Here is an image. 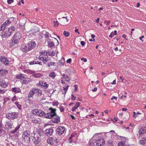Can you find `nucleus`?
<instances>
[{
  "instance_id": "obj_1",
  "label": "nucleus",
  "mask_w": 146,
  "mask_h": 146,
  "mask_svg": "<svg viewBox=\"0 0 146 146\" xmlns=\"http://www.w3.org/2000/svg\"><path fill=\"white\" fill-rule=\"evenodd\" d=\"M36 46L35 42L31 40L26 45H22L21 47V50L25 53H26L34 48Z\"/></svg>"
},
{
  "instance_id": "obj_2",
  "label": "nucleus",
  "mask_w": 146,
  "mask_h": 146,
  "mask_svg": "<svg viewBox=\"0 0 146 146\" xmlns=\"http://www.w3.org/2000/svg\"><path fill=\"white\" fill-rule=\"evenodd\" d=\"M99 133H96L92 138L97 146H103L105 143V141L103 137L99 136Z\"/></svg>"
},
{
  "instance_id": "obj_3",
  "label": "nucleus",
  "mask_w": 146,
  "mask_h": 146,
  "mask_svg": "<svg viewBox=\"0 0 146 146\" xmlns=\"http://www.w3.org/2000/svg\"><path fill=\"white\" fill-rule=\"evenodd\" d=\"M16 29L15 27L12 26L9 27L4 31V35L5 37H9L13 33Z\"/></svg>"
},
{
  "instance_id": "obj_4",
  "label": "nucleus",
  "mask_w": 146,
  "mask_h": 146,
  "mask_svg": "<svg viewBox=\"0 0 146 146\" xmlns=\"http://www.w3.org/2000/svg\"><path fill=\"white\" fill-rule=\"evenodd\" d=\"M47 142L48 144L53 146H57L59 145V141L58 139L55 137H48L47 139Z\"/></svg>"
},
{
  "instance_id": "obj_5",
  "label": "nucleus",
  "mask_w": 146,
  "mask_h": 146,
  "mask_svg": "<svg viewBox=\"0 0 146 146\" xmlns=\"http://www.w3.org/2000/svg\"><path fill=\"white\" fill-rule=\"evenodd\" d=\"M6 117L8 119L13 120L18 117V113L17 112H11L7 113Z\"/></svg>"
},
{
  "instance_id": "obj_6",
  "label": "nucleus",
  "mask_w": 146,
  "mask_h": 146,
  "mask_svg": "<svg viewBox=\"0 0 146 146\" xmlns=\"http://www.w3.org/2000/svg\"><path fill=\"white\" fill-rule=\"evenodd\" d=\"M48 109L50 111V112H48V115L46 117V118L51 119L52 117H55V116L57 115L56 109L50 107Z\"/></svg>"
},
{
  "instance_id": "obj_7",
  "label": "nucleus",
  "mask_w": 146,
  "mask_h": 146,
  "mask_svg": "<svg viewBox=\"0 0 146 146\" xmlns=\"http://www.w3.org/2000/svg\"><path fill=\"white\" fill-rule=\"evenodd\" d=\"M66 130L64 127L60 126L56 129V131L59 135H61L64 133Z\"/></svg>"
},
{
  "instance_id": "obj_8",
  "label": "nucleus",
  "mask_w": 146,
  "mask_h": 146,
  "mask_svg": "<svg viewBox=\"0 0 146 146\" xmlns=\"http://www.w3.org/2000/svg\"><path fill=\"white\" fill-rule=\"evenodd\" d=\"M53 128H54V127H51L49 128L46 129L44 131V133L47 137H50L52 135L54 131Z\"/></svg>"
},
{
  "instance_id": "obj_9",
  "label": "nucleus",
  "mask_w": 146,
  "mask_h": 146,
  "mask_svg": "<svg viewBox=\"0 0 146 146\" xmlns=\"http://www.w3.org/2000/svg\"><path fill=\"white\" fill-rule=\"evenodd\" d=\"M5 127L6 130L7 131L10 130L12 128H13L14 126L13 124L12 121L10 120L7 121L5 125Z\"/></svg>"
},
{
  "instance_id": "obj_10",
  "label": "nucleus",
  "mask_w": 146,
  "mask_h": 146,
  "mask_svg": "<svg viewBox=\"0 0 146 146\" xmlns=\"http://www.w3.org/2000/svg\"><path fill=\"white\" fill-rule=\"evenodd\" d=\"M55 116L56 117H53L51 118V119H50V122H52V123L57 124L60 121V118L57 115Z\"/></svg>"
},
{
  "instance_id": "obj_11",
  "label": "nucleus",
  "mask_w": 146,
  "mask_h": 146,
  "mask_svg": "<svg viewBox=\"0 0 146 146\" xmlns=\"http://www.w3.org/2000/svg\"><path fill=\"white\" fill-rule=\"evenodd\" d=\"M0 60L1 62L3 63L5 65L8 66L9 65V61L7 58L4 56H1L0 58Z\"/></svg>"
},
{
  "instance_id": "obj_12",
  "label": "nucleus",
  "mask_w": 146,
  "mask_h": 146,
  "mask_svg": "<svg viewBox=\"0 0 146 146\" xmlns=\"http://www.w3.org/2000/svg\"><path fill=\"white\" fill-rule=\"evenodd\" d=\"M23 139L22 143L24 146H26L27 144H28L30 142V137H22Z\"/></svg>"
},
{
  "instance_id": "obj_13",
  "label": "nucleus",
  "mask_w": 146,
  "mask_h": 146,
  "mask_svg": "<svg viewBox=\"0 0 146 146\" xmlns=\"http://www.w3.org/2000/svg\"><path fill=\"white\" fill-rule=\"evenodd\" d=\"M21 36L20 33L19 32L16 33L14 35L13 37V40H15V43L16 42H18L20 39L21 38Z\"/></svg>"
},
{
  "instance_id": "obj_14",
  "label": "nucleus",
  "mask_w": 146,
  "mask_h": 146,
  "mask_svg": "<svg viewBox=\"0 0 146 146\" xmlns=\"http://www.w3.org/2000/svg\"><path fill=\"white\" fill-rule=\"evenodd\" d=\"M48 46L51 48L55 46L54 42L53 39H49L47 41Z\"/></svg>"
},
{
  "instance_id": "obj_15",
  "label": "nucleus",
  "mask_w": 146,
  "mask_h": 146,
  "mask_svg": "<svg viewBox=\"0 0 146 146\" xmlns=\"http://www.w3.org/2000/svg\"><path fill=\"white\" fill-rule=\"evenodd\" d=\"M30 131L29 130H26L24 131L22 134V137H31L30 135Z\"/></svg>"
},
{
  "instance_id": "obj_16",
  "label": "nucleus",
  "mask_w": 146,
  "mask_h": 146,
  "mask_svg": "<svg viewBox=\"0 0 146 146\" xmlns=\"http://www.w3.org/2000/svg\"><path fill=\"white\" fill-rule=\"evenodd\" d=\"M8 73V70L3 69H0V76H6Z\"/></svg>"
},
{
  "instance_id": "obj_17",
  "label": "nucleus",
  "mask_w": 146,
  "mask_h": 146,
  "mask_svg": "<svg viewBox=\"0 0 146 146\" xmlns=\"http://www.w3.org/2000/svg\"><path fill=\"white\" fill-rule=\"evenodd\" d=\"M33 140L35 145L38 144L41 141V139L39 137H35V136L33 137Z\"/></svg>"
},
{
  "instance_id": "obj_18",
  "label": "nucleus",
  "mask_w": 146,
  "mask_h": 146,
  "mask_svg": "<svg viewBox=\"0 0 146 146\" xmlns=\"http://www.w3.org/2000/svg\"><path fill=\"white\" fill-rule=\"evenodd\" d=\"M146 133V127H142L139 130V135H141L142 134H143Z\"/></svg>"
},
{
  "instance_id": "obj_19",
  "label": "nucleus",
  "mask_w": 146,
  "mask_h": 146,
  "mask_svg": "<svg viewBox=\"0 0 146 146\" xmlns=\"http://www.w3.org/2000/svg\"><path fill=\"white\" fill-rule=\"evenodd\" d=\"M35 94H36V92H35V91L33 88L28 93V98H30L33 96Z\"/></svg>"
},
{
  "instance_id": "obj_20",
  "label": "nucleus",
  "mask_w": 146,
  "mask_h": 146,
  "mask_svg": "<svg viewBox=\"0 0 146 146\" xmlns=\"http://www.w3.org/2000/svg\"><path fill=\"white\" fill-rule=\"evenodd\" d=\"M11 90L15 94L21 92V90L19 88L15 87L11 88Z\"/></svg>"
},
{
  "instance_id": "obj_21",
  "label": "nucleus",
  "mask_w": 146,
  "mask_h": 146,
  "mask_svg": "<svg viewBox=\"0 0 146 146\" xmlns=\"http://www.w3.org/2000/svg\"><path fill=\"white\" fill-rule=\"evenodd\" d=\"M21 126V124H19L17 127L15 128V129L12 131H10L11 133L12 134L15 133L16 132L18 129L20 128Z\"/></svg>"
},
{
  "instance_id": "obj_22",
  "label": "nucleus",
  "mask_w": 146,
  "mask_h": 146,
  "mask_svg": "<svg viewBox=\"0 0 146 146\" xmlns=\"http://www.w3.org/2000/svg\"><path fill=\"white\" fill-rule=\"evenodd\" d=\"M79 106L80 103L79 102L76 103L75 106L72 108V111H74L76 109H77Z\"/></svg>"
},
{
  "instance_id": "obj_23",
  "label": "nucleus",
  "mask_w": 146,
  "mask_h": 146,
  "mask_svg": "<svg viewBox=\"0 0 146 146\" xmlns=\"http://www.w3.org/2000/svg\"><path fill=\"white\" fill-rule=\"evenodd\" d=\"M34 88V89L35 91V92H36V93H38V94H40V95H42V91L41 90L38 88Z\"/></svg>"
},
{
  "instance_id": "obj_24",
  "label": "nucleus",
  "mask_w": 146,
  "mask_h": 146,
  "mask_svg": "<svg viewBox=\"0 0 146 146\" xmlns=\"http://www.w3.org/2000/svg\"><path fill=\"white\" fill-rule=\"evenodd\" d=\"M108 146H114L113 141L111 139H109L107 141Z\"/></svg>"
},
{
  "instance_id": "obj_25",
  "label": "nucleus",
  "mask_w": 146,
  "mask_h": 146,
  "mask_svg": "<svg viewBox=\"0 0 146 146\" xmlns=\"http://www.w3.org/2000/svg\"><path fill=\"white\" fill-rule=\"evenodd\" d=\"M142 139L139 142L143 145L145 146L146 139L144 138H142Z\"/></svg>"
},
{
  "instance_id": "obj_26",
  "label": "nucleus",
  "mask_w": 146,
  "mask_h": 146,
  "mask_svg": "<svg viewBox=\"0 0 146 146\" xmlns=\"http://www.w3.org/2000/svg\"><path fill=\"white\" fill-rule=\"evenodd\" d=\"M40 117L44 116L45 118H46V117L48 115V113H45L44 112L41 110V112H40Z\"/></svg>"
},
{
  "instance_id": "obj_27",
  "label": "nucleus",
  "mask_w": 146,
  "mask_h": 146,
  "mask_svg": "<svg viewBox=\"0 0 146 146\" xmlns=\"http://www.w3.org/2000/svg\"><path fill=\"white\" fill-rule=\"evenodd\" d=\"M13 38L11 40V42H10V43H9V45L11 47L12 46H13L15 44H17V42H16L15 43L14 42H15V40H13Z\"/></svg>"
},
{
  "instance_id": "obj_28",
  "label": "nucleus",
  "mask_w": 146,
  "mask_h": 146,
  "mask_svg": "<svg viewBox=\"0 0 146 146\" xmlns=\"http://www.w3.org/2000/svg\"><path fill=\"white\" fill-rule=\"evenodd\" d=\"M69 86V85L68 84H67L66 85V87H63V90H64V92H63V94H64V96H65V94L67 92V91L68 89Z\"/></svg>"
},
{
  "instance_id": "obj_29",
  "label": "nucleus",
  "mask_w": 146,
  "mask_h": 146,
  "mask_svg": "<svg viewBox=\"0 0 146 146\" xmlns=\"http://www.w3.org/2000/svg\"><path fill=\"white\" fill-rule=\"evenodd\" d=\"M42 75V74L40 73H36V74H33L32 75V76L34 77L35 78H40L41 77V76Z\"/></svg>"
},
{
  "instance_id": "obj_30",
  "label": "nucleus",
  "mask_w": 146,
  "mask_h": 146,
  "mask_svg": "<svg viewBox=\"0 0 146 146\" xmlns=\"http://www.w3.org/2000/svg\"><path fill=\"white\" fill-rule=\"evenodd\" d=\"M117 34V31L116 30L114 31V33L112 32L110 35L109 37L110 38H112L115 35H116Z\"/></svg>"
},
{
  "instance_id": "obj_31",
  "label": "nucleus",
  "mask_w": 146,
  "mask_h": 146,
  "mask_svg": "<svg viewBox=\"0 0 146 146\" xmlns=\"http://www.w3.org/2000/svg\"><path fill=\"white\" fill-rule=\"evenodd\" d=\"M49 76L52 78H54L56 76V75H55V72H52L50 73L49 74Z\"/></svg>"
},
{
  "instance_id": "obj_32",
  "label": "nucleus",
  "mask_w": 146,
  "mask_h": 146,
  "mask_svg": "<svg viewBox=\"0 0 146 146\" xmlns=\"http://www.w3.org/2000/svg\"><path fill=\"white\" fill-rule=\"evenodd\" d=\"M7 28L3 25L1 27H0V31H3V33L4 34V31H5L6 29H7Z\"/></svg>"
},
{
  "instance_id": "obj_33",
  "label": "nucleus",
  "mask_w": 146,
  "mask_h": 146,
  "mask_svg": "<svg viewBox=\"0 0 146 146\" xmlns=\"http://www.w3.org/2000/svg\"><path fill=\"white\" fill-rule=\"evenodd\" d=\"M63 35L66 37H67L69 36L70 33L66 31H64L63 33Z\"/></svg>"
},
{
  "instance_id": "obj_34",
  "label": "nucleus",
  "mask_w": 146,
  "mask_h": 146,
  "mask_svg": "<svg viewBox=\"0 0 146 146\" xmlns=\"http://www.w3.org/2000/svg\"><path fill=\"white\" fill-rule=\"evenodd\" d=\"M38 110L37 109H34V110H32L31 113H32L33 114L37 116V112H38Z\"/></svg>"
},
{
  "instance_id": "obj_35",
  "label": "nucleus",
  "mask_w": 146,
  "mask_h": 146,
  "mask_svg": "<svg viewBox=\"0 0 146 146\" xmlns=\"http://www.w3.org/2000/svg\"><path fill=\"white\" fill-rule=\"evenodd\" d=\"M16 78L22 80V74H19L16 75Z\"/></svg>"
},
{
  "instance_id": "obj_36",
  "label": "nucleus",
  "mask_w": 146,
  "mask_h": 146,
  "mask_svg": "<svg viewBox=\"0 0 146 146\" xmlns=\"http://www.w3.org/2000/svg\"><path fill=\"white\" fill-rule=\"evenodd\" d=\"M88 144L89 146H94L95 145V143L92 140L90 141L89 142Z\"/></svg>"
},
{
  "instance_id": "obj_37",
  "label": "nucleus",
  "mask_w": 146,
  "mask_h": 146,
  "mask_svg": "<svg viewBox=\"0 0 146 146\" xmlns=\"http://www.w3.org/2000/svg\"><path fill=\"white\" fill-rule=\"evenodd\" d=\"M15 104L16 105L17 107L19 109V110H21V106L20 104H19V103L18 102H16L15 103Z\"/></svg>"
},
{
  "instance_id": "obj_38",
  "label": "nucleus",
  "mask_w": 146,
  "mask_h": 146,
  "mask_svg": "<svg viewBox=\"0 0 146 146\" xmlns=\"http://www.w3.org/2000/svg\"><path fill=\"white\" fill-rule=\"evenodd\" d=\"M50 36L51 35L48 32H46L44 34V37L45 38H48L49 36Z\"/></svg>"
},
{
  "instance_id": "obj_39",
  "label": "nucleus",
  "mask_w": 146,
  "mask_h": 146,
  "mask_svg": "<svg viewBox=\"0 0 146 146\" xmlns=\"http://www.w3.org/2000/svg\"><path fill=\"white\" fill-rule=\"evenodd\" d=\"M59 104V103L57 101L55 100L52 103V104L53 106H57Z\"/></svg>"
},
{
  "instance_id": "obj_40",
  "label": "nucleus",
  "mask_w": 146,
  "mask_h": 146,
  "mask_svg": "<svg viewBox=\"0 0 146 146\" xmlns=\"http://www.w3.org/2000/svg\"><path fill=\"white\" fill-rule=\"evenodd\" d=\"M43 84H41L42 86H43V87H45V88H48V84H47L46 82H45L43 83Z\"/></svg>"
},
{
  "instance_id": "obj_41",
  "label": "nucleus",
  "mask_w": 146,
  "mask_h": 146,
  "mask_svg": "<svg viewBox=\"0 0 146 146\" xmlns=\"http://www.w3.org/2000/svg\"><path fill=\"white\" fill-rule=\"evenodd\" d=\"M117 146H125L124 143L123 142L121 141L118 143Z\"/></svg>"
},
{
  "instance_id": "obj_42",
  "label": "nucleus",
  "mask_w": 146,
  "mask_h": 146,
  "mask_svg": "<svg viewBox=\"0 0 146 146\" xmlns=\"http://www.w3.org/2000/svg\"><path fill=\"white\" fill-rule=\"evenodd\" d=\"M54 26L55 27H57L59 25V23L57 21H56L55 22L54 21Z\"/></svg>"
},
{
  "instance_id": "obj_43",
  "label": "nucleus",
  "mask_w": 146,
  "mask_h": 146,
  "mask_svg": "<svg viewBox=\"0 0 146 146\" xmlns=\"http://www.w3.org/2000/svg\"><path fill=\"white\" fill-rule=\"evenodd\" d=\"M50 37L52 38V39H53V40H54V42H57V46L59 44V42L58 40H57V39L56 38L52 37L51 36H50Z\"/></svg>"
},
{
  "instance_id": "obj_44",
  "label": "nucleus",
  "mask_w": 146,
  "mask_h": 146,
  "mask_svg": "<svg viewBox=\"0 0 146 146\" xmlns=\"http://www.w3.org/2000/svg\"><path fill=\"white\" fill-rule=\"evenodd\" d=\"M29 82V80H25L23 81L21 83L22 84H27Z\"/></svg>"
},
{
  "instance_id": "obj_45",
  "label": "nucleus",
  "mask_w": 146,
  "mask_h": 146,
  "mask_svg": "<svg viewBox=\"0 0 146 146\" xmlns=\"http://www.w3.org/2000/svg\"><path fill=\"white\" fill-rule=\"evenodd\" d=\"M47 58H48V57H47V58L44 57V60L43 61V62L45 64H46V63H47V62L48 61V59Z\"/></svg>"
},
{
  "instance_id": "obj_46",
  "label": "nucleus",
  "mask_w": 146,
  "mask_h": 146,
  "mask_svg": "<svg viewBox=\"0 0 146 146\" xmlns=\"http://www.w3.org/2000/svg\"><path fill=\"white\" fill-rule=\"evenodd\" d=\"M60 110L61 112H63L64 110V108L62 106L60 108Z\"/></svg>"
},
{
  "instance_id": "obj_47",
  "label": "nucleus",
  "mask_w": 146,
  "mask_h": 146,
  "mask_svg": "<svg viewBox=\"0 0 146 146\" xmlns=\"http://www.w3.org/2000/svg\"><path fill=\"white\" fill-rule=\"evenodd\" d=\"M14 2L13 0H7V3L9 4H11Z\"/></svg>"
},
{
  "instance_id": "obj_48",
  "label": "nucleus",
  "mask_w": 146,
  "mask_h": 146,
  "mask_svg": "<svg viewBox=\"0 0 146 146\" xmlns=\"http://www.w3.org/2000/svg\"><path fill=\"white\" fill-rule=\"evenodd\" d=\"M104 23H105L106 25H108L110 24V20L105 21H104Z\"/></svg>"
},
{
  "instance_id": "obj_49",
  "label": "nucleus",
  "mask_w": 146,
  "mask_h": 146,
  "mask_svg": "<svg viewBox=\"0 0 146 146\" xmlns=\"http://www.w3.org/2000/svg\"><path fill=\"white\" fill-rule=\"evenodd\" d=\"M3 127V125H0V133H2V131H3L2 128Z\"/></svg>"
},
{
  "instance_id": "obj_50",
  "label": "nucleus",
  "mask_w": 146,
  "mask_h": 146,
  "mask_svg": "<svg viewBox=\"0 0 146 146\" xmlns=\"http://www.w3.org/2000/svg\"><path fill=\"white\" fill-rule=\"evenodd\" d=\"M3 127V125H0V133H2V131H3L2 128Z\"/></svg>"
},
{
  "instance_id": "obj_51",
  "label": "nucleus",
  "mask_w": 146,
  "mask_h": 146,
  "mask_svg": "<svg viewBox=\"0 0 146 146\" xmlns=\"http://www.w3.org/2000/svg\"><path fill=\"white\" fill-rule=\"evenodd\" d=\"M34 64H36V61H31L29 63V64L31 65Z\"/></svg>"
},
{
  "instance_id": "obj_52",
  "label": "nucleus",
  "mask_w": 146,
  "mask_h": 146,
  "mask_svg": "<svg viewBox=\"0 0 146 146\" xmlns=\"http://www.w3.org/2000/svg\"><path fill=\"white\" fill-rule=\"evenodd\" d=\"M38 112H37V116H40V112H41V110H38Z\"/></svg>"
},
{
  "instance_id": "obj_53",
  "label": "nucleus",
  "mask_w": 146,
  "mask_h": 146,
  "mask_svg": "<svg viewBox=\"0 0 146 146\" xmlns=\"http://www.w3.org/2000/svg\"><path fill=\"white\" fill-rule=\"evenodd\" d=\"M43 133H44V132H43L42 131H41L40 132H38V134H39V135L40 136H41L42 135H43Z\"/></svg>"
},
{
  "instance_id": "obj_54",
  "label": "nucleus",
  "mask_w": 146,
  "mask_h": 146,
  "mask_svg": "<svg viewBox=\"0 0 146 146\" xmlns=\"http://www.w3.org/2000/svg\"><path fill=\"white\" fill-rule=\"evenodd\" d=\"M74 91H76L78 89L77 85L75 84L74 85Z\"/></svg>"
},
{
  "instance_id": "obj_55",
  "label": "nucleus",
  "mask_w": 146,
  "mask_h": 146,
  "mask_svg": "<svg viewBox=\"0 0 146 146\" xmlns=\"http://www.w3.org/2000/svg\"><path fill=\"white\" fill-rule=\"evenodd\" d=\"M81 60L84 62H86L87 61V59L84 58L82 57L81 58Z\"/></svg>"
},
{
  "instance_id": "obj_56",
  "label": "nucleus",
  "mask_w": 146,
  "mask_h": 146,
  "mask_svg": "<svg viewBox=\"0 0 146 146\" xmlns=\"http://www.w3.org/2000/svg\"><path fill=\"white\" fill-rule=\"evenodd\" d=\"M80 44L82 46H83L85 45V43L84 41H81L80 42Z\"/></svg>"
},
{
  "instance_id": "obj_57",
  "label": "nucleus",
  "mask_w": 146,
  "mask_h": 146,
  "mask_svg": "<svg viewBox=\"0 0 146 146\" xmlns=\"http://www.w3.org/2000/svg\"><path fill=\"white\" fill-rule=\"evenodd\" d=\"M58 63H59V65H64V64L62 62V60H59Z\"/></svg>"
},
{
  "instance_id": "obj_58",
  "label": "nucleus",
  "mask_w": 146,
  "mask_h": 146,
  "mask_svg": "<svg viewBox=\"0 0 146 146\" xmlns=\"http://www.w3.org/2000/svg\"><path fill=\"white\" fill-rule=\"evenodd\" d=\"M71 60L72 59L71 58H69L67 60L66 62L67 63L70 64L71 62Z\"/></svg>"
},
{
  "instance_id": "obj_59",
  "label": "nucleus",
  "mask_w": 146,
  "mask_h": 146,
  "mask_svg": "<svg viewBox=\"0 0 146 146\" xmlns=\"http://www.w3.org/2000/svg\"><path fill=\"white\" fill-rule=\"evenodd\" d=\"M50 55L52 56H54L55 55V52L53 50L51 52V53L50 54Z\"/></svg>"
},
{
  "instance_id": "obj_60",
  "label": "nucleus",
  "mask_w": 146,
  "mask_h": 146,
  "mask_svg": "<svg viewBox=\"0 0 146 146\" xmlns=\"http://www.w3.org/2000/svg\"><path fill=\"white\" fill-rule=\"evenodd\" d=\"M8 25V23L6 21L2 25L7 27V26Z\"/></svg>"
},
{
  "instance_id": "obj_61",
  "label": "nucleus",
  "mask_w": 146,
  "mask_h": 146,
  "mask_svg": "<svg viewBox=\"0 0 146 146\" xmlns=\"http://www.w3.org/2000/svg\"><path fill=\"white\" fill-rule=\"evenodd\" d=\"M5 92V90H0V93L1 94H4Z\"/></svg>"
},
{
  "instance_id": "obj_62",
  "label": "nucleus",
  "mask_w": 146,
  "mask_h": 146,
  "mask_svg": "<svg viewBox=\"0 0 146 146\" xmlns=\"http://www.w3.org/2000/svg\"><path fill=\"white\" fill-rule=\"evenodd\" d=\"M71 99L72 100H74L76 99V97L74 96L73 94H72L71 95Z\"/></svg>"
},
{
  "instance_id": "obj_63",
  "label": "nucleus",
  "mask_w": 146,
  "mask_h": 146,
  "mask_svg": "<svg viewBox=\"0 0 146 146\" xmlns=\"http://www.w3.org/2000/svg\"><path fill=\"white\" fill-rule=\"evenodd\" d=\"M32 122H33V123H35V124H36L38 123V121L37 120H36V119H35V120H32Z\"/></svg>"
},
{
  "instance_id": "obj_64",
  "label": "nucleus",
  "mask_w": 146,
  "mask_h": 146,
  "mask_svg": "<svg viewBox=\"0 0 146 146\" xmlns=\"http://www.w3.org/2000/svg\"><path fill=\"white\" fill-rule=\"evenodd\" d=\"M39 59L41 60H42L43 61L44 59V57H40L39 56Z\"/></svg>"
}]
</instances>
